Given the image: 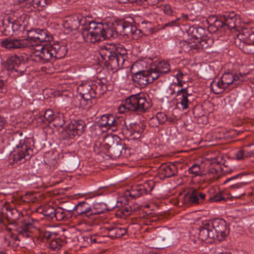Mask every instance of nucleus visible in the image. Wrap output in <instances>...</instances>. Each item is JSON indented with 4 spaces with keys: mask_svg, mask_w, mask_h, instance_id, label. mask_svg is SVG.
I'll list each match as a JSON object with an SVG mask.
<instances>
[{
    "mask_svg": "<svg viewBox=\"0 0 254 254\" xmlns=\"http://www.w3.org/2000/svg\"><path fill=\"white\" fill-rule=\"evenodd\" d=\"M100 54L103 60L113 68L123 65L127 58V51L122 45L117 47L113 44L102 47Z\"/></svg>",
    "mask_w": 254,
    "mask_h": 254,
    "instance_id": "7ed1b4c3",
    "label": "nucleus"
},
{
    "mask_svg": "<svg viewBox=\"0 0 254 254\" xmlns=\"http://www.w3.org/2000/svg\"><path fill=\"white\" fill-rule=\"evenodd\" d=\"M149 124L152 127H158L160 125H161L155 116L149 119Z\"/></svg>",
    "mask_w": 254,
    "mask_h": 254,
    "instance_id": "5fc2aeb1",
    "label": "nucleus"
},
{
    "mask_svg": "<svg viewBox=\"0 0 254 254\" xmlns=\"http://www.w3.org/2000/svg\"><path fill=\"white\" fill-rule=\"evenodd\" d=\"M21 63L20 58L17 56L11 57L7 61L8 67L0 72V78H16L18 76L17 67Z\"/></svg>",
    "mask_w": 254,
    "mask_h": 254,
    "instance_id": "9d476101",
    "label": "nucleus"
},
{
    "mask_svg": "<svg viewBox=\"0 0 254 254\" xmlns=\"http://www.w3.org/2000/svg\"><path fill=\"white\" fill-rule=\"evenodd\" d=\"M228 199H229V196H227V192L223 191H220L212 197H210L208 201L210 202H215L222 200L226 201Z\"/></svg>",
    "mask_w": 254,
    "mask_h": 254,
    "instance_id": "c9c22d12",
    "label": "nucleus"
},
{
    "mask_svg": "<svg viewBox=\"0 0 254 254\" xmlns=\"http://www.w3.org/2000/svg\"><path fill=\"white\" fill-rule=\"evenodd\" d=\"M63 245V241L60 238L52 240L49 244L50 249L56 251L60 250Z\"/></svg>",
    "mask_w": 254,
    "mask_h": 254,
    "instance_id": "4c0bfd02",
    "label": "nucleus"
},
{
    "mask_svg": "<svg viewBox=\"0 0 254 254\" xmlns=\"http://www.w3.org/2000/svg\"><path fill=\"white\" fill-rule=\"evenodd\" d=\"M220 15V17H221V19H222V20H223V21L225 23L227 20L230 19L234 16H236V14L233 11L229 12L225 11L223 12Z\"/></svg>",
    "mask_w": 254,
    "mask_h": 254,
    "instance_id": "a18cd8bd",
    "label": "nucleus"
},
{
    "mask_svg": "<svg viewBox=\"0 0 254 254\" xmlns=\"http://www.w3.org/2000/svg\"><path fill=\"white\" fill-rule=\"evenodd\" d=\"M118 27L119 28L122 27V32L127 35L131 34L133 35H137L139 36L141 33V30L137 29L136 26L126 21L121 22L120 24L118 25Z\"/></svg>",
    "mask_w": 254,
    "mask_h": 254,
    "instance_id": "393cba45",
    "label": "nucleus"
},
{
    "mask_svg": "<svg viewBox=\"0 0 254 254\" xmlns=\"http://www.w3.org/2000/svg\"><path fill=\"white\" fill-rule=\"evenodd\" d=\"M52 233L49 231H45L43 234V236L44 238L48 240L50 239L51 236H52Z\"/></svg>",
    "mask_w": 254,
    "mask_h": 254,
    "instance_id": "e2e57ef3",
    "label": "nucleus"
},
{
    "mask_svg": "<svg viewBox=\"0 0 254 254\" xmlns=\"http://www.w3.org/2000/svg\"><path fill=\"white\" fill-rule=\"evenodd\" d=\"M142 189L145 194L150 193L154 189L155 184L152 180H149L145 182L143 184H140Z\"/></svg>",
    "mask_w": 254,
    "mask_h": 254,
    "instance_id": "ea45409f",
    "label": "nucleus"
},
{
    "mask_svg": "<svg viewBox=\"0 0 254 254\" xmlns=\"http://www.w3.org/2000/svg\"><path fill=\"white\" fill-rule=\"evenodd\" d=\"M33 225L25 221H22L15 228L18 236H21L25 238H31L32 237V229Z\"/></svg>",
    "mask_w": 254,
    "mask_h": 254,
    "instance_id": "412c9836",
    "label": "nucleus"
},
{
    "mask_svg": "<svg viewBox=\"0 0 254 254\" xmlns=\"http://www.w3.org/2000/svg\"><path fill=\"white\" fill-rule=\"evenodd\" d=\"M180 18H177L176 20H172L170 22H169L166 24H164V27H173V26H178L180 23L179 22V21H180Z\"/></svg>",
    "mask_w": 254,
    "mask_h": 254,
    "instance_id": "6e6d98bb",
    "label": "nucleus"
},
{
    "mask_svg": "<svg viewBox=\"0 0 254 254\" xmlns=\"http://www.w3.org/2000/svg\"><path fill=\"white\" fill-rule=\"evenodd\" d=\"M98 81H99V82H97L98 85H96L97 89H98L99 90H102L103 91V92L105 91L106 90H111L112 88H111V89L108 88L106 85V84L103 82L102 81V80H98Z\"/></svg>",
    "mask_w": 254,
    "mask_h": 254,
    "instance_id": "864d4df0",
    "label": "nucleus"
},
{
    "mask_svg": "<svg viewBox=\"0 0 254 254\" xmlns=\"http://www.w3.org/2000/svg\"><path fill=\"white\" fill-rule=\"evenodd\" d=\"M234 81L231 80L230 82H225L224 80H212L210 83V87L215 94H219L223 92L229 85L233 83Z\"/></svg>",
    "mask_w": 254,
    "mask_h": 254,
    "instance_id": "a878e982",
    "label": "nucleus"
},
{
    "mask_svg": "<svg viewBox=\"0 0 254 254\" xmlns=\"http://www.w3.org/2000/svg\"><path fill=\"white\" fill-rule=\"evenodd\" d=\"M6 121L4 119V118L0 116V131H1Z\"/></svg>",
    "mask_w": 254,
    "mask_h": 254,
    "instance_id": "052dcab7",
    "label": "nucleus"
},
{
    "mask_svg": "<svg viewBox=\"0 0 254 254\" xmlns=\"http://www.w3.org/2000/svg\"><path fill=\"white\" fill-rule=\"evenodd\" d=\"M198 41L196 40H190V42L187 44L189 47L190 50H199L200 47L198 46Z\"/></svg>",
    "mask_w": 254,
    "mask_h": 254,
    "instance_id": "603ef678",
    "label": "nucleus"
},
{
    "mask_svg": "<svg viewBox=\"0 0 254 254\" xmlns=\"http://www.w3.org/2000/svg\"><path fill=\"white\" fill-rule=\"evenodd\" d=\"M151 64L152 60L148 59L138 60L134 63L131 68L133 73L132 79H134V78L140 79L143 77H151L152 66L149 70H146L145 69L147 68L148 65Z\"/></svg>",
    "mask_w": 254,
    "mask_h": 254,
    "instance_id": "39448f33",
    "label": "nucleus"
},
{
    "mask_svg": "<svg viewBox=\"0 0 254 254\" xmlns=\"http://www.w3.org/2000/svg\"><path fill=\"white\" fill-rule=\"evenodd\" d=\"M51 50L54 58L56 59H61L64 58L67 52V48L66 45L60 44L59 43L50 44Z\"/></svg>",
    "mask_w": 254,
    "mask_h": 254,
    "instance_id": "5701e85b",
    "label": "nucleus"
},
{
    "mask_svg": "<svg viewBox=\"0 0 254 254\" xmlns=\"http://www.w3.org/2000/svg\"><path fill=\"white\" fill-rule=\"evenodd\" d=\"M254 143L251 144L249 146L251 148L250 150H245L243 149H240L235 154L236 159L238 160H241L245 159V158L251 157L254 155Z\"/></svg>",
    "mask_w": 254,
    "mask_h": 254,
    "instance_id": "c85d7f7f",
    "label": "nucleus"
},
{
    "mask_svg": "<svg viewBox=\"0 0 254 254\" xmlns=\"http://www.w3.org/2000/svg\"><path fill=\"white\" fill-rule=\"evenodd\" d=\"M243 174H244L243 173H240V174H238V175H236L235 176H233L232 177H231V178L227 179L225 181V183H226L227 182H229V181H231V180H232L233 179H236V178H238L239 176H241L243 175Z\"/></svg>",
    "mask_w": 254,
    "mask_h": 254,
    "instance_id": "69168bd1",
    "label": "nucleus"
},
{
    "mask_svg": "<svg viewBox=\"0 0 254 254\" xmlns=\"http://www.w3.org/2000/svg\"><path fill=\"white\" fill-rule=\"evenodd\" d=\"M7 210L8 211H9L11 214L12 215L13 214H14V213H17V210L16 209H15V208H7Z\"/></svg>",
    "mask_w": 254,
    "mask_h": 254,
    "instance_id": "338daca9",
    "label": "nucleus"
},
{
    "mask_svg": "<svg viewBox=\"0 0 254 254\" xmlns=\"http://www.w3.org/2000/svg\"><path fill=\"white\" fill-rule=\"evenodd\" d=\"M187 88H184L179 90L177 92V95L181 96L180 98V101L179 103L181 104L182 106V109L183 110L188 108V102L189 100L188 98V94L187 92Z\"/></svg>",
    "mask_w": 254,
    "mask_h": 254,
    "instance_id": "7c9ffc66",
    "label": "nucleus"
},
{
    "mask_svg": "<svg viewBox=\"0 0 254 254\" xmlns=\"http://www.w3.org/2000/svg\"><path fill=\"white\" fill-rule=\"evenodd\" d=\"M83 239L84 241L90 244H96L97 242H100L99 238H96V235L84 236Z\"/></svg>",
    "mask_w": 254,
    "mask_h": 254,
    "instance_id": "de8ad7c7",
    "label": "nucleus"
},
{
    "mask_svg": "<svg viewBox=\"0 0 254 254\" xmlns=\"http://www.w3.org/2000/svg\"><path fill=\"white\" fill-rule=\"evenodd\" d=\"M198 238L200 240L204 241L207 239H214V235L211 227L210 220H206L201 223L198 228Z\"/></svg>",
    "mask_w": 254,
    "mask_h": 254,
    "instance_id": "dca6fc26",
    "label": "nucleus"
},
{
    "mask_svg": "<svg viewBox=\"0 0 254 254\" xmlns=\"http://www.w3.org/2000/svg\"><path fill=\"white\" fill-rule=\"evenodd\" d=\"M127 228L121 226H115L105 228L104 233L111 239L120 238L127 233Z\"/></svg>",
    "mask_w": 254,
    "mask_h": 254,
    "instance_id": "6ab92c4d",
    "label": "nucleus"
},
{
    "mask_svg": "<svg viewBox=\"0 0 254 254\" xmlns=\"http://www.w3.org/2000/svg\"><path fill=\"white\" fill-rule=\"evenodd\" d=\"M122 122L125 123L123 119L113 115L105 114L100 117L97 121V124L99 127H105L106 129L115 131L121 127Z\"/></svg>",
    "mask_w": 254,
    "mask_h": 254,
    "instance_id": "0eeeda50",
    "label": "nucleus"
},
{
    "mask_svg": "<svg viewBox=\"0 0 254 254\" xmlns=\"http://www.w3.org/2000/svg\"><path fill=\"white\" fill-rule=\"evenodd\" d=\"M68 210L64 211L62 208H59L56 209L55 213L54 214L55 218L58 220H62L66 217V213H72V212H68Z\"/></svg>",
    "mask_w": 254,
    "mask_h": 254,
    "instance_id": "c03bdc74",
    "label": "nucleus"
},
{
    "mask_svg": "<svg viewBox=\"0 0 254 254\" xmlns=\"http://www.w3.org/2000/svg\"><path fill=\"white\" fill-rule=\"evenodd\" d=\"M155 116L161 125L164 124L167 121V116L163 112H158Z\"/></svg>",
    "mask_w": 254,
    "mask_h": 254,
    "instance_id": "8fccbe9b",
    "label": "nucleus"
},
{
    "mask_svg": "<svg viewBox=\"0 0 254 254\" xmlns=\"http://www.w3.org/2000/svg\"><path fill=\"white\" fill-rule=\"evenodd\" d=\"M190 204H197L202 203L205 198V194L197 190L191 189L185 195Z\"/></svg>",
    "mask_w": 254,
    "mask_h": 254,
    "instance_id": "aec40b11",
    "label": "nucleus"
},
{
    "mask_svg": "<svg viewBox=\"0 0 254 254\" xmlns=\"http://www.w3.org/2000/svg\"><path fill=\"white\" fill-rule=\"evenodd\" d=\"M246 47L247 46H250V47L249 51H248L247 52L249 53L250 54L254 55V44H249L247 45H246Z\"/></svg>",
    "mask_w": 254,
    "mask_h": 254,
    "instance_id": "680f3d73",
    "label": "nucleus"
},
{
    "mask_svg": "<svg viewBox=\"0 0 254 254\" xmlns=\"http://www.w3.org/2000/svg\"><path fill=\"white\" fill-rule=\"evenodd\" d=\"M221 19V17H220V19H216L214 22V26L216 28V29H218L220 27H222L225 26V23Z\"/></svg>",
    "mask_w": 254,
    "mask_h": 254,
    "instance_id": "4d7b16f0",
    "label": "nucleus"
},
{
    "mask_svg": "<svg viewBox=\"0 0 254 254\" xmlns=\"http://www.w3.org/2000/svg\"><path fill=\"white\" fill-rule=\"evenodd\" d=\"M152 106L149 98L140 94L131 95L127 98L120 105L119 110L120 112L133 111L139 113L145 112Z\"/></svg>",
    "mask_w": 254,
    "mask_h": 254,
    "instance_id": "20e7f679",
    "label": "nucleus"
},
{
    "mask_svg": "<svg viewBox=\"0 0 254 254\" xmlns=\"http://www.w3.org/2000/svg\"><path fill=\"white\" fill-rule=\"evenodd\" d=\"M190 42V41H181L180 43V46L182 49V50L185 52H189L190 50L189 47L187 45V44Z\"/></svg>",
    "mask_w": 254,
    "mask_h": 254,
    "instance_id": "13d9d810",
    "label": "nucleus"
},
{
    "mask_svg": "<svg viewBox=\"0 0 254 254\" xmlns=\"http://www.w3.org/2000/svg\"><path fill=\"white\" fill-rule=\"evenodd\" d=\"M137 207L135 206L125 205L121 208V213L125 216H128L136 211Z\"/></svg>",
    "mask_w": 254,
    "mask_h": 254,
    "instance_id": "a19ab883",
    "label": "nucleus"
},
{
    "mask_svg": "<svg viewBox=\"0 0 254 254\" xmlns=\"http://www.w3.org/2000/svg\"><path fill=\"white\" fill-rule=\"evenodd\" d=\"M110 209L107 208V205L104 203L96 202L93 204L92 208H91V219L90 226H93L98 224L96 220L97 215L104 213L107 210H110Z\"/></svg>",
    "mask_w": 254,
    "mask_h": 254,
    "instance_id": "f3484780",
    "label": "nucleus"
},
{
    "mask_svg": "<svg viewBox=\"0 0 254 254\" xmlns=\"http://www.w3.org/2000/svg\"><path fill=\"white\" fill-rule=\"evenodd\" d=\"M188 173L192 175L193 177L202 176L204 175L202 168L200 165L195 163L193 164L188 169Z\"/></svg>",
    "mask_w": 254,
    "mask_h": 254,
    "instance_id": "473e14b6",
    "label": "nucleus"
},
{
    "mask_svg": "<svg viewBox=\"0 0 254 254\" xmlns=\"http://www.w3.org/2000/svg\"><path fill=\"white\" fill-rule=\"evenodd\" d=\"M1 46L10 50L23 49L33 46L26 39L6 38L1 41Z\"/></svg>",
    "mask_w": 254,
    "mask_h": 254,
    "instance_id": "f8f14e48",
    "label": "nucleus"
},
{
    "mask_svg": "<svg viewBox=\"0 0 254 254\" xmlns=\"http://www.w3.org/2000/svg\"><path fill=\"white\" fill-rule=\"evenodd\" d=\"M198 46L200 49H206L210 46L213 43L211 38H207L206 36H203V37L198 40Z\"/></svg>",
    "mask_w": 254,
    "mask_h": 254,
    "instance_id": "58836bf2",
    "label": "nucleus"
},
{
    "mask_svg": "<svg viewBox=\"0 0 254 254\" xmlns=\"http://www.w3.org/2000/svg\"><path fill=\"white\" fill-rule=\"evenodd\" d=\"M38 48H40V49H36L31 54L30 58L32 61L45 64L51 59L54 58L50 44L45 46H39Z\"/></svg>",
    "mask_w": 254,
    "mask_h": 254,
    "instance_id": "1a4fd4ad",
    "label": "nucleus"
},
{
    "mask_svg": "<svg viewBox=\"0 0 254 254\" xmlns=\"http://www.w3.org/2000/svg\"><path fill=\"white\" fill-rule=\"evenodd\" d=\"M162 9L163 10L164 13L168 16H173L176 13L174 9L169 4L163 5Z\"/></svg>",
    "mask_w": 254,
    "mask_h": 254,
    "instance_id": "49530a36",
    "label": "nucleus"
},
{
    "mask_svg": "<svg viewBox=\"0 0 254 254\" xmlns=\"http://www.w3.org/2000/svg\"><path fill=\"white\" fill-rule=\"evenodd\" d=\"M91 207L89 203L85 201L78 203L74 207L68 212H76L77 215L81 216L84 223L90 226Z\"/></svg>",
    "mask_w": 254,
    "mask_h": 254,
    "instance_id": "9b49d317",
    "label": "nucleus"
},
{
    "mask_svg": "<svg viewBox=\"0 0 254 254\" xmlns=\"http://www.w3.org/2000/svg\"><path fill=\"white\" fill-rule=\"evenodd\" d=\"M22 135V132L18 131L11 136V143L16 147L13 154V159L16 162H24L29 159L33 154V140L30 138L23 137Z\"/></svg>",
    "mask_w": 254,
    "mask_h": 254,
    "instance_id": "f03ea898",
    "label": "nucleus"
},
{
    "mask_svg": "<svg viewBox=\"0 0 254 254\" xmlns=\"http://www.w3.org/2000/svg\"><path fill=\"white\" fill-rule=\"evenodd\" d=\"M86 124L83 120H72L68 125L66 130L67 137L73 138L79 136L84 132Z\"/></svg>",
    "mask_w": 254,
    "mask_h": 254,
    "instance_id": "ddd939ff",
    "label": "nucleus"
},
{
    "mask_svg": "<svg viewBox=\"0 0 254 254\" xmlns=\"http://www.w3.org/2000/svg\"><path fill=\"white\" fill-rule=\"evenodd\" d=\"M26 39L28 40L33 46L39 47L38 43L50 41L52 39V37L48 34L46 29H34L28 32Z\"/></svg>",
    "mask_w": 254,
    "mask_h": 254,
    "instance_id": "6e6552de",
    "label": "nucleus"
},
{
    "mask_svg": "<svg viewBox=\"0 0 254 254\" xmlns=\"http://www.w3.org/2000/svg\"><path fill=\"white\" fill-rule=\"evenodd\" d=\"M204 29L201 27L190 26L188 30V35L190 37V40L198 41L203 37Z\"/></svg>",
    "mask_w": 254,
    "mask_h": 254,
    "instance_id": "bb28decb",
    "label": "nucleus"
},
{
    "mask_svg": "<svg viewBox=\"0 0 254 254\" xmlns=\"http://www.w3.org/2000/svg\"><path fill=\"white\" fill-rule=\"evenodd\" d=\"M142 25V28L144 29L146 32H151L153 31L152 23L147 21L143 20L140 23Z\"/></svg>",
    "mask_w": 254,
    "mask_h": 254,
    "instance_id": "09e8293b",
    "label": "nucleus"
},
{
    "mask_svg": "<svg viewBox=\"0 0 254 254\" xmlns=\"http://www.w3.org/2000/svg\"><path fill=\"white\" fill-rule=\"evenodd\" d=\"M130 128L127 127L123 129L124 133L126 135H128L131 139H135L139 138L144 131V126L140 122L131 123L129 125Z\"/></svg>",
    "mask_w": 254,
    "mask_h": 254,
    "instance_id": "4468645a",
    "label": "nucleus"
},
{
    "mask_svg": "<svg viewBox=\"0 0 254 254\" xmlns=\"http://www.w3.org/2000/svg\"><path fill=\"white\" fill-rule=\"evenodd\" d=\"M184 74L181 72H179L177 73L176 77L177 79H180L183 78Z\"/></svg>",
    "mask_w": 254,
    "mask_h": 254,
    "instance_id": "774afa93",
    "label": "nucleus"
},
{
    "mask_svg": "<svg viewBox=\"0 0 254 254\" xmlns=\"http://www.w3.org/2000/svg\"><path fill=\"white\" fill-rule=\"evenodd\" d=\"M248 38L250 41H252V44H254V32H252L249 34Z\"/></svg>",
    "mask_w": 254,
    "mask_h": 254,
    "instance_id": "0e129e2a",
    "label": "nucleus"
},
{
    "mask_svg": "<svg viewBox=\"0 0 254 254\" xmlns=\"http://www.w3.org/2000/svg\"><path fill=\"white\" fill-rule=\"evenodd\" d=\"M117 74L118 75V78H122L123 79L127 78V73L126 71L120 70L118 71L117 72Z\"/></svg>",
    "mask_w": 254,
    "mask_h": 254,
    "instance_id": "bf43d9fd",
    "label": "nucleus"
},
{
    "mask_svg": "<svg viewBox=\"0 0 254 254\" xmlns=\"http://www.w3.org/2000/svg\"><path fill=\"white\" fill-rule=\"evenodd\" d=\"M245 184L244 183H240L232 185L230 187V192H227V196H229V198L234 197L235 198H241L245 194L244 191H240L239 193L234 192L236 189H240V188L244 186Z\"/></svg>",
    "mask_w": 254,
    "mask_h": 254,
    "instance_id": "cd10ccee",
    "label": "nucleus"
},
{
    "mask_svg": "<svg viewBox=\"0 0 254 254\" xmlns=\"http://www.w3.org/2000/svg\"><path fill=\"white\" fill-rule=\"evenodd\" d=\"M56 116V115L54 114L53 111L47 110L43 115L40 116V119L41 122L47 124L50 123Z\"/></svg>",
    "mask_w": 254,
    "mask_h": 254,
    "instance_id": "f704fd0d",
    "label": "nucleus"
},
{
    "mask_svg": "<svg viewBox=\"0 0 254 254\" xmlns=\"http://www.w3.org/2000/svg\"><path fill=\"white\" fill-rule=\"evenodd\" d=\"M56 209L51 206H47L44 207L43 209L42 213L44 216L49 218L50 219H53L55 218V213Z\"/></svg>",
    "mask_w": 254,
    "mask_h": 254,
    "instance_id": "79ce46f5",
    "label": "nucleus"
},
{
    "mask_svg": "<svg viewBox=\"0 0 254 254\" xmlns=\"http://www.w3.org/2000/svg\"><path fill=\"white\" fill-rule=\"evenodd\" d=\"M211 227L214 235V239L219 242L225 240L229 234V228L223 219H215L210 220Z\"/></svg>",
    "mask_w": 254,
    "mask_h": 254,
    "instance_id": "423d86ee",
    "label": "nucleus"
},
{
    "mask_svg": "<svg viewBox=\"0 0 254 254\" xmlns=\"http://www.w3.org/2000/svg\"><path fill=\"white\" fill-rule=\"evenodd\" d=\"M52 0H20L21 4L27 8L43 7L50 4Z\"/></svg>",
    "mask_w": 254,
    "mask_h": 254,
    "instance_id": "b1692460",
    "label": "nucleus"
},
{
    "mask_svg": "<svg viewBox=\"0 0 254 254\" xmlns=\"http://www.w3.org/2000/svg\"><path fill=\"white\" fill-rule=\"evenodd\" d=\"M96 96H94L92 91L90 94H85V96H78L74 98V101L76 103V106L81 108L83 109L88 110L93 105L92 100H94Z\"/></svg>",
    "mask_w": 254,
    "mask_h": 254,
    "instance_id": "a211bd4d",
    "label": "nucleus"
},
{
    "mask_svg": "<svg viewBox=\"0 0 254 254\" xmlns=\"http://www.w3.org/2000/svg\"><path fill=\"white\" fill-rule=\"evenodd\" d=\"M126 196H130L133 198H136L145 194L140 185L133 186L130 190H127L125 192Z\"/></svg>",
    "mask_w": 254,
    "mask_h": 254,
    "instance_id": "c756f323",
    "label": "nucleus"
},
{
    "mask_svg": "<svg viewBox=\"0 0 254 254\" xmlns=\"http://www.w3.org/2000/svg\"><path fill=\"white\" fill-rule=\"evenodd\" d=\"M177 173V168L174 164H162L159 170L160 179H164L174 176Z\"/></svg>",
    "mask_w": 254,
    "mask_h": 254,
    "instance_id": "4be33fe9",
    "label": "nucleus"
},
{
    "mask_svg": "<svg viewBox=\"0 0 254 254\" xmlns=\"http://www.w3.org/2000/svg\"><path fill=\"white\" fill-rule=\"evenodd\" d=\"M123 149L124 146L121 144L117 143L111 148H109L108 153L111 158L117 159L122 155Z\"/></svg>",
    "mask_w": 254,
    "mask_h": 254,
    "instance_id": "2f4dec72",
    "label": "nucleus"
},
{
    "mask_svg": "<svg viewBox=\"0 0 254 254\" xmlns=\"http://www.w3.org/2000/svg\"><path fill=\"white\" fill-rule=\"evenodd\" d=\"M63 25L67 33L75 31L79 27L83 26L81 33L84 41L87 43H95L113 37L116 29L111 22H86V18L81 15H72L66 16Z\"/></svg>",
    "mask_w": 254,
    "mask_h": 254,
    "instance_id": "f257e3e1",
    "label": "nucleus"
},
{
    "mask_svg": "<svg viewBox=\"0 0 254 254\" xmlns=\"http://www.w3.org/2000/svg\"><path fill=\"white\" fill-rule=\"evenodd\" d=\"M50 123H51L54 127L57 128L63 127L64 124L63 115L59 114V115H56Z\"/></svg>",
    "mask_w": 254,
    "mask_h": 254,
    "instance_id": "e433bc0d",
    "label": "nucleus"
},
{
    "mask_svg": "<svg viewBox=\"0 0 254 254\" xmlns=\"http://www.w3.org/2000/svg\"><path fill=\"white\" fill-rule=\"evenodd\" d=\"M103 142L105 145H107V149H109V148H111L112 146L115 145L118 143V142H116L114 140V137H113L112 135H108L104 139Z\"/></svg>",
    "mask_w": 254,
    "mask_h": 254,
    "instance_id": "37998d69",
    "label": "nucleus"
},
{
    "mask_svg": "<svg viewBox=\"0 0 254 254\" xmlns=\"http://www.w3.org/2000/svg\"><path fill=\"white\" fill-rule=\"evenodd\" d=\"M170 70V66L167 61L159 62L157 64L155 63L152 65V71L151 73L152 79H157L164 73L168 72Z\"/></svg>",
    "mask_w": 254,
    "mask_h": 254,
    "instance_id": "2eb2a0df",
    "label": "nucleus"
},
{
    "mask_svg": "<svg viewBox=\"0 0 254 254\" xmlns=\"http://www.w3.org/2000/svg\"><path fill=\"white\" fill-rule=\"evenodd\" d=\"M237 20L236 16H234L224 23L225 26L228 27L229 29L234 28L236 27V21Z\"/></svg>",
    "mask_w": 254,
    "mask_h": 254,
    "instance_id": "3c124183",
    "label": "nucleus"
},
{
    "mask_svg": "<svg viewBox=\"0 0 254 254\" xmlns=\"http://www.w3.org/2000/svg\"><path fill=\"white\" fill-rule=\"evenodd\" d=\"M79 88L82 91V92L79 96H85V94H90V93L91 94L92 91L93 92L94 96H96L95 91L94 89L93 84L92 86L88 83H83L79 86Z\"/></svg>",
    "mask_w": 254,
    "mask_h": 254,
    "instance_id": "72a5a7b5",
    "label": "nucleus"
}]
</instances>
